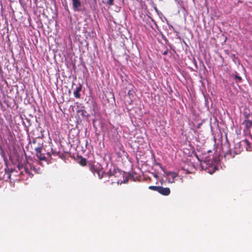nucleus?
Instances as JSON below:
<instances>
[{"mask_svg":"<svg viewBox=\"0 0 252 252\" xmlns=\"http://www.w3.org/2000/svg\"><path fill=\"white\" fill-rule=\"evenodd\" d=\"M35 154L37 158L40 161H47V158L45 156V154L42 153L41 147H37L35 149Z\"/></svg>","mask_w":252,"mask_h":252,"instance_id":"obj_4","label":"nucleus"},{"mask_svg":"<svg viewBox=\"0 0 252 252\" xmlns=\"http://www.w3.org/2000/svg\"><path fill=\"white\" fill-rule=\"evenodd\" d=\"M90 170L94 173L95 176H97L99 179H101L103 177L104 175H106L109 178L112 176L116 177L119 174H120V171L113 167V169H110L109 171L106 173L100 169L99 167L95 166L94 165L90 164L89 165Z\"/></svg>","mask_w":252,"mask_h":252,"instance_id":"obj_1","label":"nucleus"},{"mask_svg":"<svg viewBox=\"0 0 252 252\" xmlns=\"http://www.w3.org/2000/svg\"><path fill=\"white\" fill-rule=\"evenodd\" d=\"M86 159L84 158H81L79 161V163L82 166H84L86 164Z\"/></svg>","mask_w":252,"mask_h":252,"instance_id":"obj_15","label":"nucleus"},{"mask_svg":"<svg viewBox=\"0 0 252 252\" xmlns=\"http://www.w3.org/2000/svg\"><path fill=\"white\" fill-rule=\"evenodd\" d=\"M243 124L245 125L247 130L250 128L252 126V115L249 114L246 116Z\"/></svg>","mask_w":252,"mask_h":252,"instance_id":"obj_6","label":"nucleus"},{"mask_svg":"<svg viewBox=\"0 0 252 252\" xmlns=\"http://www.w3.org/2000/svg\"><path fill=\"white\" fill-rule=\"evenodd\" d=\"M183 169L184 170H186V169L185 168V167H183Z\"/></svg>","mask_w":252,"mask_h":252,"instance_id":"obj_20","label":"nucleus"},{"mask_svg":"<svg viewBox=\"0 0 252 252\" xmlns=\"http://www.w3.org/2000/svg\"><path fill=\"white\" fill-rule=\"evenodd\" d=\"M82 89V86L81 84H79V87L76 89L75 91H74L73 94L75 97L79 98L81 96V94L80 92L81 91Z\"/></svg>","mask_w":252,"mask_h":252,"instance_id":"obj_9","label":"nucleus"},{"mask_svg":"<svg viewBox=\"0 0 252 252\" xmlns=\"http://www.w3.org/2000/svg\"><path fill=\"white\" fill-rule=\"evenodd\" d=\"M119 147L121 152H120L119 153H118V156L119 157H122V154H124L126 153V152L124 151L123 146L122 145H120Z\"/></svg>","mask_w":252,"mask_h":252,"instance_id":"obj_12","label":"nucleus"},{"mask_svg":"<svg viewBox=\"0 0 252 252\" xmlns=\"http://www.w3.org/2000/svg\"><path fill=\"white\" fill-rule=\"evenodd\" d=\"M234 149V150H230L225 153V154L224 155V158L226 159H230L231 158H234L235 155L240 154L242 151V148H240L239 149V148H237V146H236V145Z\"/></svg>","mask_w":252,"mask_h":252,"instance_id":"obj_2","label":"nucleus"},{"mask_svg":"<svg viewBox=\"0 0 252 252\" xmlns=\"http://www.w3.org/2000/svg\"><path fill=\"white\" fill-rule=\"evenodd\" d=\"M25 171L26 173H27L29 175L31 174V173L27 167H25Z\"/></svg>","mask_w":252,"mask_h":252,"instance_id":"obj_17","label":"nucleus"},{"mask_svg":"<svg viewBox=\"0 0 252 252\" xmlns=\"http://www.w3.org/2000/svg\"><path fill=\"white\" fill-rule=\"evenodd\" d=\"M72 7L74 11H79L82 6L81 0H72Z\"/></svg>","mask_w":252,"mask_h":252,"instance_id":"obj_7","label":"nucleus"},{"mask_svg":"<svg viewBox=\"0 0 252 252\" xmlns=\"http://www.w3.org/2000/svg\"><path fill=\"white\" fill-rule=\"evenodd\" d=\"M159 186H151L149 187V189L151 190H153L155 191H157L158 192Z\"/></svg>","mask_w":252,"mask_h":252,"instance_id":"obj_13","label":"nucleus"},{"mask_svg":"<svg viewBox=\"0 0 252 252\" xmlns=\"http://www.w3.org/2000/svg\"><path fill=\"white\" fill-rule=\"evenodd\" d=\"M32 142H33V143H35V140H33V141H32Z\"/></svg>","mask_w":252,"mask_h":252,"instance_id":"obj_19","label":"nucleus"},{"mask_svg":"<svg viewBox=\"0 0 252 252\" xmlns=\"http://www.w3.org/2000/svg\"><path fill=\"white\" fill-rule=\"evenodd\" d=\"M167 53H168V51H165L163 53V54L164 55H166L167 54Z\"/></svg>","mask_w":252,"mask_h":252,"instance_id":"obj_18","label":"nucleus"},{"mask_svg":"<svg viewBox=\"0 0 252 252\" xmlns=\"http://www.w3.org/2000/svg\"><path fill=\"white\" fill-rule=\"evenodd\" d=\"M107 3L110 5H113L114 4V0H108Z\"/></svg>","mask_w":252,"mask_h":252,"instance_id":"obj_16","label":"nucleus"},{"mask_svg":"<svg viewBox=\"0 0 252 252\" xmlns=\"http://www.w3.org/2000/svg\"><path fill=\"white\" fill-rule=\"evenodd\" d=\"M234 79L236 80L237 82L240 83L242 81V78L241 77L238 76L237 74L234 75Z\"/></svg>","mask_w":252,"mask_h":252,"instance_id":"obj_14","label":"nucleus"},{"mask_svg":"<svg viewBox=\"0 0 252 252\" xmlns=\"http://www.w3.org/2000/svg\"><path fill=\"white\" fill-rule=\"evenodd\" d=\"M177 175L175 173H170L168 175V177L169 178V181L171 183L174 182V180L175 177H176Z\"/></svg>","mask_w":252,"mask_h":252,"instance_id":"obj_11","label":"nucleus"},{"mask_svg":"<svg viewBox=\"0 0 252 252\" xmlns=\"http://www.w3.org/2000/svg\"><path fill=\"white\" fill-rule=\"evenodd\" d=\"M158 192L163 195L167 196L170 193V189L169 188H163L159 186Z\"/></svg>","mask_w":252,"mask_h":252,"instance_id":"obj_8","label":"nucleus"},{"mask_svg":"<svg viewBox=\"0 0 252 252\" xmlns=\"http://www.w3.org/2000/svg\"><path fill=\"white\" fill-rule=\"evenodd\" d=\"M236 146H238L239 149L240 148L243 149L242 147H244L247 151H252V147L251 146V143L247 139L242 140L239 143L236 144Z\"/></svg>","mask_w":252,"mask_h":252,"instance_id":"obj_3","label":"nucleus"},{"mask_svg":"<svg viewBox=\"0 0 252 252\" xmlns=\"http://www.w3.org/2000/svg\"><path fill=\"white\" fill-rule=\"evenodd\" d=\"M77 113L79 115H80L83 118L88 117L87 112L84 109L81 108L80 109H78L77 111Z\"/></svg>","mask_w":252,"mask_h":252,"instance_id":"obj_10","label":"nucleus"},{"mask_svg":"<svg viewBox=\"0 0 252 252\" xmlns=\"http://www.w3.org/2000/svg\"><path fill=\"white\" fill-rule=\"evenodd\" d=\"M49 147L50 150V152L49 151V149H47L46 154L50 159H51L52 155L54 156H57L60 155V152L57 151L55 149H54L51 144H49Z\"/></svg>","mask_w":252,"mask_h":252,"instance_id":"obj_5","label":"nucleus"}]
</instances>
